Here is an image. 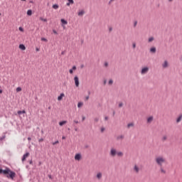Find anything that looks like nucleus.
Instances as JSON below:
<instances>
[{
	"mask_svg": "<svg viewBox=\"0 0 182 182\" xmlns=\"http://www.w3.org/2000/svg\"><path fill=\"white\" fill-rule=\"evenodd\" d=\"M105 120H109V117H105Z\"/></svg>",
	"mask_w": 182,
	"mask_h": 182,
	"instance_id": "43",
	"label": "nucleus"
},
{
	"mask_svg": "<svg viewBox=\"0 0 182 182\" xmlns=\"http://www.w3.org/2000/svg\"><path fill=\"white\" fill-rule=\"evenodd\" d=\"M136 25H137V22H136V23H134V26H136Z\"/></svg>",
	"mask_w": 182,
	"mask_h": 182,
	"instance_id": "52",
	"label": "nucleus"
},
{
	"mask_svg": "<svg viewBox=\"0 0 182 182\" xmlns=\"http://www.w3.org/2000/svg\"><path fill=\"white\" fill-rule=\"evenodd\" d=\"M156 48L155 47H152L150 48V52L151 53H156Z\"/></svg>",
	"mask_w": 182,
	"mask_h": 182,
	"instance_id": "18",
	"label": "nucleus"
},
{
	"mask_svg": "<svg viewBox=\"0 0 182 182\" xmlns=\"http://www.w3.org/2000/svg\"><path fill=\"white\" fill-rule=\"evenodd\" d=\"M108 85H113V80H109V82H108Z\"/></svg>",
	"mask_w": 182,
	"mask_h": 182,
	"instance_id": "32",
	"label": "nucleus"
},
{
	"mask_svg": "<svg viewBox=\"0 0 182 182\" xmlns=\"http://www.w3.org/2000/svg\"><path fill=\"white\" fill-rule=\"evenodd\" d=\"M169 1V2H171L173 0H168Z\"/></svg>",
	"mask_w": 182,
	"mask_h": 182,
	"instance_id": "55",
	"label": "nucleus"
},
{
	"mask_svg": "<svg viewBox=\"0 0 182 182\" xmlns=\"http://www.w3.org/2000/svg\"><path fill=\"white\" fill-rule=\"evenodd\" d=\"M104 83H105V85H106V81H105V82H104Z\"/></svg>",
	"mask_w": 182,
	"mask_h": 182,
	"instance_id": "58",
	"label": "nucleus"
},
{
	"mask_svg": "<svg viewBox=\"0 0 182 182\" xmlns=\"http://www.w3.org/2000/svg\"><path fill=\"white\" fill-rule=\"evenodd\" d=\"M113 1H114V0H110L109 4H110L111 2H113Z\"/></svg>",
	"mask_w": 182,
	"mask_h": 182,
	"instance_id": "50",
	"label": "nucleus"
},
{
	"mask_svg": "<svg viewBox=\"0 0 182 182\" xmlns=\"http://www.w3.org/2000/svg\"><path fill=\"white\" fill-rule=\"evenodd\" d=\"M105 132V128H101V132L103 133Z\"/></svg>",
	"mask_w": 182,
	"mask_h": 182,
	"instance_id": "42",
	"label": "nucleus"
},
{
	"mask_svg": "<svg viewBox=\"0 0 182 182\" xmlns=\"http://www.w3.org/2000/svg\"><path fill=\"white\" fill-rule=\"evenodd\" d=\"M27 15H28V16H32V10H28L27 11Z\"/></svg>",
	"mask_w": 182,
	"mask_h": 182,
	"instance_id": "27",
	"label": "nucleus"
},
{
	"mask_svg": "<svg viewBox=\"0 0 182 182\" xmlns=\"http://www.w3.org/2000/svg\"><path fill=\"white\" fill-rule=\"evenodd\" d=\"M181 119H182V114H181L176 119V123H180V122H181Z\"/></svg>",
	"mask_w": 182,
	"mask_h": 182,
	"instance_id": "20",
	"label": "nucleus"
},
{
	"mask_svg": "<svg viewBox=\"0 0 182 182\" xmlns=\"http://www.w3.org/2000/svg\"><path fill=\"white\" fill-rule=\"evenodd\" d=\"M60 22L62 23V26H63V25H68V21H66L65 19L62 18L60 20Z\"/></svg>",
	"mask_w": 182,
	"mask_h": 182,
	"instance_id": "17",
	"label": "nucleus"
},
{
	"mask_svg": "<svg viewBox=\"0 0 182 182\" xmlns=\"http://www.w3.org/2000/svg\"><path fill=\"white\" fill-rule=\"evenodd\" d=\"M162 66L164 69H166V68L168 67V63L167 62V60H165L164 63L162 64Z\"/></svg>",
	"mask_w": 182,
	"mask_h": 182,
	"instance_id": "15",
	"label": "nucleus"
},
{
	"mask_svg": "<svg viewBox=\"0 0 182 182\" xmlns=\"http://www.w3.org/2000/svg\"><path fill=\"white\" fill-rule=\"evenodd\" d=\"M36 50L37 52H39V48H36Z\"/></svg>",
	"mask_w": 182,
	"mask_h": 182,
	"instance_id": "49",
	"label": "nucleus"
},
{
	"mask_svg": "<svg viewBox=\"0 0 182 182\" xmlns=\"http://www.w3.org/2000/svg\"><path fill=\"white\" fill-rule=\"evenodd\" d=\"M154 41V37H150L148 39V42L150 43L151 42H153Z\"/></svg>",
	"mask_w": 182,
	"mask_h": 182,
	"instance_id": "26",
	"label": "nucleus"
},
{
	"mask_svg": "<svg viewBox=\"0 0 182 182\" xmlns=\"http://www.w3.org/2000/svg\"><path fill=\"white\" fill-rule=\"evenodd\" d=\"M134 126V123H129L127 124V128L130 129V127H133Z\"/></svg>",
	"mask_w": 182,
	"mask_h": 182,
	"instance_id": "25",
	"label": "nucleus"
},
{
	"mask_svg": "<svg viewBox=\"0 0 182 182\" xmlns=\"http://www.w3.org/2000/svg\"><path fill=\"white\" fill-rule=\"evenodd\" d=\"M155 162L159 167H163V164L166 163V160L164 156H159L155 158Z\"/></svg>",
	"mask_w": 182,
	"mask_h": 182,
	"instance_id": "2",
	"label": "nucleus"
},
{
	"mask_svg": "<svg viewBox=\"0 0 182 182\" xmlns=\"http://www.w3.org/2000/svg\"><path fill=\"white\" fill-rule=\"evenodd\" d=\"M109 156L111 157H116V156H117V157H123L124 154L120 151H117V149H116V148H111L109 151Z\"/></svg>",
	"mask_w": 182,
	"mask_h": 182,
	"instance_id": "1",
	"label": "nucleus"
},
{
	"mask_svg": "<svg viewBox=\"0 0 182 182\" xmlns=\"http://www.w3.org/2000/svg\"><path fill=\"white\" fill-rule=\"evenodd\" d=\"M18 29L21 31V32H23V28L22 27H19Z\"/></svg>",
	"mask_w": 182,
	"mask_h": 182,
	"instance_id": "39",
	"label": "nucleus"
},
{
	"mask_svg": "<svg viewBox=\"0 0 182 182\" xmlns=\"http://www.w3.org/2000/svg\"><path fill=\"white\" fill-rule=\"evenodd\" d=\"M63 97H65V94L64 93H61L60 95V96L58 97V100L59 102H60V100H62L63 99Z\"/></svg>",
	"mask_w": 182,
	"mask_h": 182,
	"instance_id": "13",
	"label": "nucleus"
},
{
	"mask_svg": "<svg viewBox=\"0 0 182 182\" xmlns=\"http://www.w3.org/2000/svg\"><path fill=\"white\" fill-rule=\"evenodd\" d=\"M75 132H77V129H75Z\"/></svg>",
	"mask_w": 182,
	"mask_h": 182,
	"instance_id": "57",
	"label": "nucleus"
},
{
	"mask_svg": "<svg viewBox=\"0 0 182 182\" xmlns=\"http://www.w3.org/2000/svg\"><path fill=\"white\" fill-rule=\"evenodd\" d=\"M119 107H123V102L119 103Z\"/></svg>",
	"mask_w": 182,
	"mask_h": 182,
	"instance_id": "36",
	"label": "nucleus"
},
{
	"mask_svg": "<svg viewBox=\"0 0 182 182\" xmlns=\"http://www.w3.org/2000/svg\"><path fill=\"white\" fill-rule=\"evenodd\" d=\"M149 70H150V68H149V67L142 68V69L141 70V75H146V74L149 73Z\"/></svg>",
	"mask_w": 182,
	"mask_h": 182,
	"instance_id": "4",
	"label": "nucleus"
},
{
	"mask_svg": "<svg viewBox=\"0 0 182 182\" xmlns=\"http://www.w3.org/2000/svg\"><path fill=\"white\" fill-rule=\"evenodd\" d=\"M8 174L9 173V168H6V170L0 169V174Z\"/></svg>",
	"mask_w": 182,
	"mask_h": 182,
	"instance_id": "10",
	"label": "nucleus"
},
{
	"mask_svg": "<svg viewBox=\"0 0 182 182\" xmlns=\"http://www.w3.org/2000/svg\"><path fill=\"white\" fill-rule=\"evenodd\" d=\"M0 16H1V13H0Z\"/></svg>",
	"mask_w": 182,
	"mask_h": 182,
	"instance_id": "62",
	"label": "nucleus"
},
{
	"mask_svg": "<svg viewBox=\"0 0 182 182\" xmlns=\"http://www.w3.org/2000/svg\"><path fill=\"white\" fill-rule=\"evenodd\" d=\"M53 9H58L59 8V5L54 4V5H53Z\"/></svg>",
	"mask_w": 182,
	"mask_h": 182,
	"instance_id": "29",
	"label": "nucleus"
},
{
	"mask_svg": "<svg viewBox=\"0 0 182 182\" xmlns=\"http://www.w3.org/2000/svg\"><path fill=\"white\" fill-rule=\"evenodd\" d=\"M66 123H68L67 121H62L59 122V125L60 126H63V124H66Z\"/></svg>",
	"mask_w": 182,
	"mask_h": 182,
	"instance_id": "23",
	"label": "nucleus"
},
{
	"mask_svg": "<svg viewBox=\"0 0 182 182\" xmlns=\"http://www.w3.org/2000/svg\"><path fill=\"white\" fill-rule=\"evenodd\" d=\"M133 170H134V173H135L136 174H139V173H140V167L137 164H135L134 166Z\"/></svg>",
	"mask_w": 182,
	"mask_h": 182,
	"instance_id": "5",
	"label": "nucleus"
},
{
	"mask_svg": "<svg viewBox=\"0 0 182 182\" xmlns=\"http://www.w3.org/2000/svg\"><path fill=\"white\" fill-rule=\"evenodd\" d=\"M94 122H95L96 123H97V122H99V118L96 117L94 119Z\"/></svg>",
	"mask_w": 182,
	"mask_h": 182,
	"instance_id": "37",
	"label": "nucleus"
},
{
	"mask_svg": "<svg viewBox=\"0 0 182 182\" xmlns=\"http://www.w3.org/2000/svg\"><path fill=\"white\" fill-rule=\"evenodd\" d=\"M82 68H83V65H81V69H82Z\"/></svg>",
	"mask_w": 182,
	"mask_h": 182,
	"instance_id": "56",
	"label": "nucleus"
},
{
	"mask_svg": "<svg viewBox=\"0 0 182 182\" xmlns=\"http://www.w3.org/2000/svg\"><path fill=\"white\" fill-rule=\"evenodd\" d=\"M63 140H65L66 139V136H62Z\"/></svg>",
	"mask_w": 182,
	"mask_h": 182,
	"instance_id": "45",
	"label": "nucleus"
},
{
	"mask_svg": "<svg viewBox=\"0 0 182 182\" xmlns=\"http://www.w3.org/2000/svg\"><path fill=\"white\" fill-rule=\"evenodd\" d=\"M70 3L69 2V3H67V6H70Z\"/></svg>",
	"mask_w": 182,
	"mask_h": 182,
	"instance_id": "46",
	"label": "nucleus"
},
{
	"mask_svg": "<svg viewBox=\"0 0 182 182\" xmlns=\"http://www.w3.org/2000/svg\"><path fill=\"white\" fill-rule=\"evenodd\" d=\"M153 120H154V117L153 116H151V117L147 118L146 123L150 124V123H151L153 122Z\"/></svg>",
	"mask_w": 182,
	"mask_h": 182,
	"instance_id": "9",
	"label": "nucleus"
},
{
	"mask_svg": "<svg viewBox=\"0 0 182 182\" xmlns=\"http://www.w3.org/2000/svg\"><path fill=\"white\" fill-rule=\"evenodd\" d=\"M28 140L29 141H31V140H32V139H31V137H28Z\"/></svg>",
	"mask_w": 182,
	"mask_h": 182,
	"instance_id": "48",
	"label": "nucleus"
},
{
	"mask_svg": "<svg viewBox=\"0 0 182 182\" xmlns=\"http://www.w3.org/2000/svg\"><path fill=\"white\" fill-rule=\"evenodd\" d=\"M102 177H103V174L102 173V172H98L97 173V180H101Z\"/></svg>",
	"mask_w": 182,
	"mask_h": 182,
	"instance_id": "11",
	"label": "nucleus"
},
{
	"mask_svg": "<svg viewBox=\"0 0 182 182\" xmlns=\"http://www.w3.org/2000/svg\"><path fill=\"white\" fill-rule=\"evenodd\" d=\"M21 1H26V0H21Z\"/></svg>",
	"mask_w": 182,
	"mask_h": 182,
	"instance_id": "61",
	"label": "nucleus"
},
{
	"mask_svg": "<svg viewBox=\"0 0 182 182\" xmlns=\"http://www.w3.org/2000/svg\"><path fill=\"white\" fill-rule=\"evenodd\" d=\"M74 82L76 87H79V77L75 76L74 77Z\"/></svg>",
	"mask_w": 182,
	"mask_h": 182,
	"instance_id": "7",
	"label": "nucleus"
},
{
	"mask_svg": "<svg viewBox=\"0 0 182 182\" xmlns=\"http://www.w3.org/2000/svg\"><path fill=\"white\" fill-rule=\"evenodd\" d=\"M59 144V141H55V142L53 143V146H55V144Z\"/></svg>",
	"mask_w": 182,
	"mask_h": 182,
	"instance_id": "38",
	"label": "nucleus"
},
{
	"mask_svg": "<svg viewBox=\"0 0 182 182\" xmlns=\"http://www.w3.org/2000/svg\"><path fill=\"white\" fill-rule=\"evenodd\" d=\"M167 140V135H164L161 138L162 141H166Z\"/></svg>",
	"mask_w": 182,
	"mask_h": 182,
	"instance_id": "24",
	"label": "nucleus"
},
{
	"mask_svg": "<svg viewBox=\"0 0 182 182\" xmlns=\"http://www.w3.org/2000/svg\"><path fill=\"white\" fill-rule=\"evenodd\" d=\"M53 33H55V35H58V32L55 30L53 31Z\"/></svg>",
	"mask_w": 182,
	"mask_h": 182,
	"instance_id": "41",
	"label": "nucleus"
},
{
	"mask_svg": "<svg viewBox=\"0 0 182 182\" xmlns=\"http://www.w3.org/2000/svg\"><path fill=\"white\" fill-rule=\"evenodd\" d=\"M29 156H31V154L29 152H26V154H24L23 155V157L21 159V161L22 163H23L24 161H26V159H28V157H29Z\"/></svg>",
	"mask_w": 182,
	"mask_h": 182,
	"instance_id": "6",
	"label": "nucleus"
},
{
	"mask_svg": "<svg viewBox=\"0 0 182 182\" xmlns=\"http://www.w3.org/2000/svg\"><path fill=\"white\" fill-rule=\"evenodd\" d=\"M85 120V117H82V121H84Z\"/></svg>",
	"mask_w": 182,
	"mask_h": 182,
	"instance_id": "53",
	"label": "nucleus"
},
{
	"mask_svg": "<svg viewBox=\"0 0 182 182\" xmlns=\"http://www.w3.org/2000/svg\"><path fill=\"white\" fill-rule=\"evenodd\" d=\"M41 41H43V42H48V39L45 38H41Z\"/></svg>",
	"mask_w": 182,
	"mask_h": 182,
	"instance_id": "34",
	"label": "nucleus"
},
{
	"mask_svg": "<svg viewBox=\"0 0 182 182\" xmlns=\"http://www.w3.org/2000/svg\"><path fill=\"white\" fill-rule=\"evenodd\" d=\"M16 91L17 93H19V92H22V87H18L16 89Z\"/></svg>",
	"mask_w": 182,
	"mask_h": 182,
	"instance_id": "22",
	"label": "nucleus"
},
{
	"mask_svg": "<svg viewBox=\"0 0 182 182\" xmlns=\"http://www.w3.org/2000/svg\"><path fill=\"white\" fill-rule=\"evenodd\" d=\"M74 122H75V123H76L77 124V123H79V121L75 120Z\"/></svg>",
	"mask_w": 182,
	"mask_h": 182,
	"instance_id": "47",
	"label": "nucleus"
},
{
	"mask_svg": "<svg viewBox=\"0 0 182 182\" xmlns=\"http://www.w3.org/2000/svg\"><path fill=\"white\" fill-rule=\"evenodd\" d=\"M82 106H83V102H78L77 107L80 108V107H82Z\"/></svg>",
	"mask_w": 182,
	"mask_h": 182,
	"instance_id": "28",
	"label": "nucleus"
},
{
	"mask_svg": "<svg viewBox=\"0 0 182 182\" xmlns=\"http://www.w3.org/2000/svg\"><path fill=\"white\" fill-rule=\"evenodd\" d=\"M73 70H76V65H73V68L69 70L70 75H73Z\"/></svg>",
	"mask_w": 182,
	"mask_h": 182,
	"instance_id": "14",
	"label": "nucleus"
},
{
	"mask_svg": "<svg viewBox=\"0 0 182 182\" xmlns=\"http://www.w3.org/2000/svg\"><path fill=\"white\" fill-rule=\"evenodd\" d=\"M132 48L133 49H136V43H133Z\"/></svg>",
	"mask_w": 182,
	"mask_h": 182,
	"instance_id": "35",
	"label": "nucleus"
},
{
	"mask_svg": "<svg viewBox=\"0 0 182 182\" xmlns=\"http://www.w3.org/2000/svg\"><path fill=\"white\" fill-rule=\"evenodd\" d=\"M30 164H32V161H30Z\"/></svg>",
	"mask_w": 182,
	"mask_h": 182,
	"instance_id": "54",
	"label": "nucleus"
},
{
	"mask_svg": "<svg viewBox=\"0 0 182 182\" xmlns=\"http://www.w3.org/2000/svg\"><path fill=\"white\" fill-rule=\"evenodd\" d=\"M82 159V154H76L75 156V160L77 161H80V159Z\"/></svg>",
	"mask_w": 182,
	"mask_h": 182,
	"instance_id": "8",
	"label": "nucleus"
},
{
	"mask_svg": "<svg viewBox=\"0 0 182 182\" xmlns=\"http://www.w3.org/2000/svg\"><path fill=\"white\" fill-rule=\"evenodd\" d=\"M38 141H39V143L43 141V138H41V139H38Z\"/></svg>",
	"mask_w": 182,
	"mask_h": 182,
	"instance_id": "40",
	"label": "nucleus"
},
{
	"mask_svg": "<svg viewBox=\"0 0 182 182\" xmlns=\"http://www.w3.org/2000/svg\"><path fill=\"white\" fill-rule=\"evenodd\" d=\"M19 49H21V50H25L26 49V47H25V46L23 44H20L18 46Z\"/></svg>",
	"mask_w": 182,
	"mask_h": 182,
	"instance_id": "16",
	"label": "nucleus"
},
{
	"mask_svg": "<svg viewBox=\"0 0 182 182\" xmlns=\"http://www.w3.org/2000/svg\"><path fill=\"white\" fill-rule=\"evenodd\" d=\"M78 16H83L85 15V10H80L77 13Z\"/></svg>",
	"mask_w": 182,
	"mask_h": 182,
	"instance_id": "12",
	"label": "nucleus"
},
{
	"mask_svg": "<svg viewBox=\"0 0 182 182\" xmlns=\"http://www.w3.org/2000/svg\"><path fill=\"white\" fill-rule=\"evenodd\" d=\"M160 167V171L162 174H166V170L163 168V166H159Z\"/></svg>",
	"mask_w": 182,
	"mask_h": 182,
	"instance_id": "19",
	"label": "nucleus"
},
{
	"mask_svg": "<svg viewBox=\"0 0 182 182\" xmlns=\"http://www.w3.org/2000/svg\"><path fill=\"white\" fill-rule=\"evenodd\" d=\"M40 21H43V22H47L48 19L40 17Z\"/></svg>",
	"mask_w": 182,
	"mask_h": 182,
	"instance_id": "30",
	"label": "nucleus"
},
{
	"mask_svg": "<svg viewBox=\"0 0 182 182\" xmlns=\"http://www.w3.org/2000/svg\"><path fill=\"white\" fill-rule=\"evenodd\" d=\"M6 176L7 178H11V180H14V178H15V176H16V173L12 171H11V169H9V173H8Z\"/></svg>",
	"mask_w": 182,
	"mask_h": 182,
	"instance_id": "3",
	"label": "nucleus"
},
{
	"mask_svg": "<svg viewBox=\"0 0 182 182\" xmlns=\"http://www.w3.org/2000/svg\"><path fill=\"white\" fill-rule=\"evenodd\" d=\"M18 114H21L22 113H26V112H25V110H23V111H18Z\"/></svg>",
	"mask_w": 182,
	"mask_h": 182,
	"instance_id": "31",
	"label": "nucleus"
},
{
	"mask_svg": "<svg viewBox=\"0 0 182 182\" xmlns=\"http://www.w3.org/2000/svg\"><path fill=\"white\" fill-rule=\"evenodd\" d=\"M85 100H89V96H87V97H85Z\"/></svg>",
	"mask_w": 182,
	"mask_h": 182,
	"instance_id": "44",
	"label": "nucleus"
},
{
	"mask_svg": "<svg viewBox=\"0 0 182 182\" xmlns=\"http://www.w3.org/2000/svg\"><path fill=\"white\" fill-rule=\"evenodd\" d=\"M105 65L107 66V63H106Z\"/></svg>",
	"mask_w": 182,
	"mask_h": 182,
	"instance_id": "60",
	"label": "nucleus"
},
{
	"mask_svg": "<svg viewBox=\"0 0 182 182\" xmlns=\"http://www.w3.org/2000/svg\"><path fill=\"white\" fill-rule=\"evenodd\" d=\"M2 93V90H0V95Z\"/></svg>",
	"mask_w": 182,
	"mask_h": 182,
	"instance_id": "51",
	"label": "nucleus"
},
{
	"mask_svg": "<svg viewBox=\"0 0 182 182\" xmlns=\"http://www.w3.org/2000/svg\"><path fill=\"white\" fill-rule=\"evenodd\" d=\"M68 2H70L71 5H73V4H75V1L73 0H68Z\"/></svg>",
	"mask_w": 182,
	"mask_h": 182,
	"instance_id": "33",
	"label": "nucleus"
},
{
	"mask_svg": "<svg viewBox=\"0 0 182 182\" xmlns=\"http://www.w3.org/2000/svg\"><path fill=\"white\" fill-rule=\"evenodd\" d=\"M124 139V136L123 135H119L117 137V140H123Z\"/></svg>",
	"mask_w": 182,
	"mask_h": 182,
	"instance_id": "21",
	"label": "nucleus"
},
{
	"mask_svg": "<svg viewBox=\"0 0 182 182\" xmlns=\"http://www.w3.org/2000/svg\"><path fill=\"white\" fill-rule=\"evenodd\" d=\"M68 130H70V128H68Z\"/></svg>",
	"mask_w": 182,
	"mask_h": 182,
	"instance_id": "59",
	"label": "nucleus"
}]
</instances>
